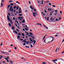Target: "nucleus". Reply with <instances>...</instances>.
I'll list each match as a JSON object with an SVG mask.
<instances>
[{
	"instance_id": "nucleus-38",
	"label": "nucleus",
	"mask_w": 64,
	"mask_h": 64,
	"mask_svg": "<svg viewBox=\"0 0 64 64\" xmlns=\"http://www.w3.org/2000/svg\"><path fill=\"white\" fill-rule=\"evenodd\" d=\"M8 15L9 16H10V13H9V12H8Z\"/></svg>"
},
{
	"instance_id": "nucleus-42",
	"label": "nucleus",
	"mask_w": 64,
	"mask_h": 64,
	"mask_svg": "<svg viewBox=\"0 0 64 64\" xmlns=\"http://www.w3.org/2000/svg\"><path fill=\"white\" fill-rule=\"evenodd\" d=\"M15 33H16V34H17L18 33L16 31V30H15Z\"/></svg>"
},
{
	"instance_id": "nucleus-58",
	"label": "nucleus",
	"mask_w": 64,
	"mask_h": 64,
	"mask_svg": "<svg viewBox=\"0 0 64 64\" xmlns=\"http://www.w3.org/2000/svg\"><path fill=\"white\" fill-rule=\"evenodd\" d=\"M26 38H28V36H26Z\"/></svg>"
},
{
	"instance_id": "nucleus-36",
	"label": "nucleus",
	"mask_w": 64,
	"mask_h": 64,
	"mask_svg": "<svg viewBox=\"0 0 64 64\" xmlns=\"http://www.w3.org/2000/svg\"><path fill=\"white\" fill-rule=\"evenodd\" d=\"M30 46H31V48H32L33 47V46L32 44H30Z\"/></svg>"
},
{
	"instance_id": "nucleus-49",
	"label": "nucleus",
	"mask_w": 64,
	"mask_h": 64,
	"mask_svg": "<svg viewBox=\"0 0 64 64\" xmlns=\"http://www.w3.org/2000/svg\"><path fill=\"white\" fill-rule=\"evenodd\" d=\"M23 42H24V43H26V41L23 40Z\"/></svg>"
},
{
	"instance_id": "nucleus-17",
	"label": "nucleus",
	"mask_w": 64,
	"mask_h": 64,
	"mask_svg": "<svg viewBox=\"0 0 64 64\" xmlns=\"http://www.w3.org/2000/svg\"><path fill=\"white\" fill-rule=\"evenodd\" d=\"M17 38L18 39H19L20 38V36H17Z\"/></svg>"
},
{
	"instance_id": "nucleus-6",
	"label": "nucleus",
	"mask_w": 64,
	"mask_h": 64,
	"mask_svg": "<svg viewBox=\"0 0 64 64\" xmlns=\"http://www.w3.org/2000/svg\"><path fill=\"white\" fill-rule=\"evenodd\" d=\"M50 37H51V38H52V40L50 41V42H52V41L54 40V38H53V37L52 36H50Z\"/></svg>"
},
{
	"instance_id": "nucleus-41",
	"label": "nucleus",
	"mask_w": 64,
	"mask_h": 64,
	"mask_svg": "<svg viewBox=\"0 0 64 64\" xmlns=\"http://www.w3.org/2000/svg\"><path fill=\"white\" fill-rule=\"evenodd\" d=\"M25 30H26L27 31V30H28V29H27V28H25Z\"/></svg>"
},
{
	"instance_id": "nucleus-48",
	"label": "nucleus",
	"mask_w": 64,
	"mask_h": 64,
	"mask_svg": "<svg viewBox=\"0 0 64 64\" xmlns=\"http://www.w3.org/2000/svg\"><path fill=\"white\" fill-rule=\"evenodd\" d=\"M56 21H58V20H57V18H56Z\"/></svg>"
},
{
	"instance_id": "nucleus-54",
	"label": "nucleus",
	"mask_w": 64,
	"mask_h": 64,
	"mask_svg": "<svg viewBox=\"0 0 64 64\" xmlns=\"http://www.w3.org/2000/svg\"><path fill=\"white\" fill-rule=\"evenodd\" d=\"M48 4L49 5H51V3H49Z\"/></svg>"
},
{
	"instance_id": "nucleus-5",
	"label": "nucleus",
	"mask_w": 64,
	"mask_h": 64,
	"mask_svg": "<svg viewBox=\"0 0 64 64\" xmlns=\"http://www.w3.org/2000/svg\"><path fill=\"white\" fill-rule=\"evenodd\" d=\"M4 54H6V55H9V54L8 53L6 52H5Z\"/></svg>"
},
{
	"instance_id": "nucleus-55",
	"label": "nucleus",
	"mask_w": 64,
	"mask_h": 64,
	"mask_svg": "<svg viewBox=\"0 0 64 64\" xmlns=\"http://www.w3.org/2000/svg\"><path fill=\"white\" fill-rule=\"evenodd\" d=\"M22 30L23 31H25V29H24V28H23V29H22Z\"/></svg>"
},
{
	"instance_id": "nucleus-10",
	"label": "nucleus",
	"mask_w": 64,
	"mask_h": 64,
	"mask_svg": "<svg viewBox=\"0 0 64 64\" xmlns=\"http://www.w3.org/2000/svg\"><path fill=\"white\" fill-rule=\"evenodd\" d=\"M50 20H52V21L54 20V19H53L52 18H50Z\"/></svg>"
},
{
	"instance_id": "nucleus-22",
	"label": "nucleus",
	"mask_w": 64,
	"mask_h": 64,
	"mask_svg": "<svg viewBox=\"0 0 64 64\" xmlns=\"http://www.w3.org/2000/svg\"><path fill=\"white\" fill-rule=\"evenodd\" d=\"M29 41H27V42H26V43L27 44H29Z\"/></svg>"
},
{
	"instance_id": "nucleus-2",
	"label": "nucleus",
	"mask_w": 64,
	"mask_h": 64,
	"mask_svg": "<svg viewBox=\"0 0 64 64\" xmlns=\"http://www.w3.org/2000/svg\"><path fill=\"white\" fill-rule=\"evenodd\" d=\"M12 8H13V7L12 6H10L9 10L10 11H11V12H13V8L12 9Z\"/></svg>"
},
{
	"instance_id": "nucleus-11",
	"label": "nucleus",
	"mask_w": 64,
	"mask_h": 64,
	"mask_svg": "<svg viewBox=\"0 0 64 64\" xmlns=\"http://www.w3.org/2000/svg\"><path fill=\"white\" fill-rule=\"evenodd\" d=\"M13 12H12L10 13V14H12L11 15L12 16H14V15H13Z\"/></svg>"
},
{
	"instance_id": "nucleus-50",
	"label": "nucleus",
	"mask_w": 64,
	"mask_h": 64,
	"mask_svg": "<svg viewBox=\"0 0 64 64\" xmlns=\"http://www.w3.org/2000/svg\"><path fill=\"white\" fill-rule=\"evenodd\" d=\"M23 45H26V43H24L23 44Z\"/></svg>"
},
{
	"instance_id": "nucleus-27",
	"label": "nucleus",
	"mask_w": 64,
	"mask_h": 64,
	"mask_svg": "<svg viewBox=\"0 0 64 64\" xmlns=\"http://www.w3.org/2000/svg\"><path fill=\"white\" fill-rule=\"evenodd\" d=\"M26 47V48H29V46H25Z\"/></svg>"
},
{
	"instance_id": "nucleus-24",
	"label": "nucleus",
	"mask_w": 64,
	"mask_h": 64,
	"mask_svg": "<svg viewBox=\"0 0 64 64\" xmlns=\"http://www.w3.org/2000/svg\"><path fill=\"white\" fill-rule=\"evenodd\" d=\"M18 33L19 34H18V35H19V36H21V34H20V32H19Z\"/></svg>"
},
{
	"instance_id": "nucleus-37",
	"label": "nucleus",
	"mask_w": 64,
	"mask_h": 64,
	"mask_svg": "<svg viewBox=\"0 0 64 64\" xmlns=\"http://www.w3.org/2000/svg\"><path fill=\"white\" fill-rule=\"evenodd\" d=\"M0 59H2V56H0Z\"/></svg>"
},
{
	"instance_id": "nucleus-44",
	"label": "nucleus",
	"mask_w": 64,
	"mask_h": 64,
	"mask_svg": "<svg viewBox=\"0 0 64 64\" xmlns=\"http://www.w3.org/2000/svg\"><path fill=\"white\" fill-rule=\"evenodd\" d=\"M55 12H56V13H57V10H55Z\"/></svg>"
},
{
	"instance_id": "nucleus-34",
	"label": "nucleus",
	"mask_w": 64,
	"mask_h": 64,
	"mask_svg": "<svg viewBox=\"0 0 64 64\" xmlns=\"http://www.w3.org/2000/svg\"><path fill=\"white\" fill-rule=\"evenodd\" d=\"M26 35H29V33L27 32L26 33Z\"/></svg>"
},
{
	"instance_id": "nucleus-7",
	"label": "nucleus",
	"mask_w": 64,
	"mask_h": 64,
	"mask_svg": "<svg viewBox=\"0 0 64 64\" xmlns=\"http://www.w3.org/2000/svg\"><path fill=\"white\" fill-rule=\"evenodd\" d=\"M25 20L24 19L22 21V23H25Z\"/></svg>"
},
{
	"instance_id": "nucleus-56",
	"label": "nucleus",
	"mask_w": 64,
	"mask_h": 64,
	"mask_svg": "<svg viewBox=\"0 0 64 64\" xmlns=\"http://www.w3.org/2000/svg\"><path fill=\"white\" fill-rule=\"evenodd\" d=\"M16 12V10H14V12Z\"/></svg>"
},
{
	"instance_id": "nucleus-3",
	"label": "nucleus",
	"mask_w": 64,
	"mask_h": 64,
	"mask_svg": "<svg viewBox=\"0 0 64 64\" xmlns=\"http://www.w3.org/2000/svg\"><path fill=\"white\" fill-rule=\"evenodd\" d=\"M32 13L33 14V15L34 17H36V16L34 14H37V13L34 12H32Z\"/></svg>"
},
{
	"instance_id": "nucleus-28",
	"label": "nucleus",
	"mask_w": 64,
	"mask_h": 64,
	"mask_svg": "<svg viewBox=\"0 0 64 64\" xmlns=\"http://www.w3.org/2000/svg\"><path fill=\"white\" fill-rule=\"evenodd\" d=\"M4 0H2V3L4 2Z\"/></svg>"
},
{
	"instance_id": "nucleus-13",
	"label": "nucleus",
	"mask_w": 64,
	"mask_h": 64,
	"mask_svg": "<svg viewBox=\"0 0 64 64\" xmlns=\"http://www.w3.org/2000/svg\"><path fill=\"white\" fill-rule=\"evenodd\" d=\"M0 52H1V53H2V54H5V52H4L0 51Z\"/></svg>"
},
{
	"instance_id": "nucleus-9",
	"label": "nucleus",
	"mask_w": 64,
	"mask_h": 64,
	"mask_svg": "<svg viewBox=\"0 0 64 64\" xmlns=\"http://www.w3.org/2000/svg\"><path fill=\"white\" fill-rule=\"evenodd\" d=\"M57 60H52V61H53V62H56V61H57Z\"/></svg>"
},
{
	"instance_id": "nucleus-45",
	"label": "nucleus",
	"mask_w": 64,
	"mask_h": 64,
	"mask_svg": "<svg viewBox=\"0 0 64 64\" xmlns=\"http://www.w3.org/2000/svg\"><path fill=\"white\" fill-rule=\"evenodd\" d=\"M4 59H6V60H8V58H5Z\"/></svg>"
},
{
	"instance_id": "nucleus-4",
	"label": "nucleus",
	"mask_w": 64,
	"mask_h": 64,
	"mask_svg": "<svg viewBox=\"0 0 64 64\" xmlns=\"http://www.w3.org/2000/svg\"><path fill=\"white\" fill-rule=\"evenodd\" d=\"M45 18L47 21H48V20H49V17H48L46 18V17H45Z\"/></svg>"
},
{
	"instance_id": "nucleus-62",
	"label": "nucleus",
	"mask_w": 64,
	"mask_h": 64,
	"mask_svg": "<svg viewBox=\"0 0 64 64\" xmlns=\"http://www.w3.org/2000/svg\"><path fill=\"white\" fill-rule=\"evenodd\" d=\"M19 15H20V16H22V14H19Z\"/></svg>"
},
{
	"instance_id": "nucleus-32",
	"label": "nucleus",
	"mask_w": 64,
	"mask_h": 64,
	"mask_svg": "<svg viewBox=\"0 0 64 64\" xmlns=\"http://www.w3.org/2000/svg\"><path fill=\"white\" fill-rule=\"evenodd\" d=\"M18 8H19V6H17V8H16L17 10H18Z\"/></svg>"
},
{
	"instance_id": "nucleus-61",
	"label": "nucleus",
	"mask_w": 64,
	"mask_h": 64,
	"mask_svg": "<svg viewBox=\"0 0 64 64\" xmlns=\"http://www.w3.org/2000/svg\"><path fill=\"white\" fill-rule=\"evenodd\" d=\"M30 8H31V9H32V7L31 6H30Z\"/></svg>"
},
{
	"instance_id": "nucleus-33",
	"label": "nucleus",
	"mask_w": 64,
	"mask_h": 64,
	"mask_svg": "<svg viewBox=\"0 0 64 64\" xmlns=\"http://www.w3.org/2000/svg\"><path fill=\"white\" fill-rule=\"evenodd\" d=\"M13 2V1H12V0H11V1L9 0V2L10 3V2Z\"/></svg>"
},
{
	"instance_id": "nucleus-60",
	"label": "nucleus",
	"mask_w": 64,
	"mask_h": 64,
	"mask_svg": "<svg viewBox=\"0 0 64 64\" xmlns=\"http://www.w3.org/2000/svg\"><path fill=\"white\" fill-rule=\"evenodd\" d=\"M45 62H43L42 63V64H45Z\"/></svg>"
},
{
	"instance_id": "nucleus-46",
	"label": "nucleus",
	"mask_w": 64,
	"mask_h": 64,
	"mask_svg": "<svg viewBox=\"0 0 64 64\" xmlns=\"http://www.w3.org/2000/svg\"><path fill=\"white\" fill-rule=\"evenodd\" d=\"M54 15H55V16L57 15V14H55V13H54Z\"/></svg>"
},
{
	"instance_id": "nucleus-30",
	"label": "nucleus",
	"mask_w": 64,
	"mask_h": 64,
	"mask_svg": "<svg viewBox=\"0 0 64 64\" xmlns=\"http://www.w3.org/2000/svg\"><path fill=\"white\" fill-rule=\"evenodd\" d=\"M45 36H44L43 37V39H42V40H43L44 39H45Z\"/></svg>"
},
{
	"instance_id": "nucleus-21",
	"label": "nucleus",
	"mask_w": 64,
	"mask_h": 64,
	"mask_svg": "<svg viewBox=\"0 0 64 64\" xmlns=\"http://www.w3.org/2000/svg\"><path fill=\"white\" fill-rule=\"evenodd\" d=\"M22 36H25V34H24L23 33H22Z\"/></svg>"
},
{
	"instance_id": "nucleus-1",
	"label": "nucleus",
	"mask_w": 64,
	"mask_h": 64,
	"mask_svg": "<svg viewBox=\"0 0 64 64\" xmlns=\"http://www.w3.org/2000/svg\"><path fill=\"white\" fill-rule=\"evenodd\" d=\"M7 18L8 20L9 21H10V23H11V24H12V23H13V22H12V20H10V17H9V16H7Z\"/></svg>"
},
{
	"instance_id": "nucleus-47",
	"label": "nucleus",
	"mask_w": 64,
	"mask_h": 64,
	"mask_svg": "<svg viewBox=\"0 0 64 64\" xmlns=\"http://www.w3.org/2000/svg\"><path fill=\"white\" fill-rule=\"evenodd\" d=\"M15 26H16V27H17V24H15Z\"/></svg>"
},
{
	"instance_id": "nucleus-35",
	"label": "nucleus",
	"mask_w": 64,
	"mask_h": 64,
	"mask_svg": "<svg viewBox=\"0 0 64 64\" xmlns=\"http://www.w3.org/2000/svg\"><path fill=\"white\" fill-rule=\"evenodd\" d=\"M44 11L46 13H47V11L46 10H44Z\"/></svg>"
},
{
	"instance_id": "nucleus-25",
	"label": "nucleus",
	"mask_w": 64,
	"mask_h": 64,
	"mask_svg": "<svg viewBox=\"0 0 64 64\" xmlns=\"http://www.w3.org/2000/svg\"><path fill=\"white\" fill-rule=\"evenodd\" d=\"M16 3H18V4H20V2H18L17 1L16 2Z\"/></svg>"
},
{
	"instance_id": "nucleus-8",
	"label": "nucleus",
	"mask_w": 64,
	"mask_h": 64,
	"mask_svg": "<svg viewBox=\"0 0 64 64\" xmlns=\"http://www.w3.org/2000/svg\"><path fill=\"white\" fill-rule=\"evenodd\" d=\"M33 41H34V44H33L34 45H35V43H36V40H34Z\"/></svg>"
},
{
	"instance_id": "nucleus-43",
	"label": "nucleus",
	"mask_w": 64,
	"mask_h": 64,
	"mask_svg": "<svg viewBox=\"0 0 64 64\" xmlns=\"http://www.w3.org/2000/svg\"><path fill=\"white\" fill-rule=\"evenodd\" d=\"M57 49H58V48H56V52H57Z\"/></svg>"
},
{
	"instance_id": "nucleus-12",
	"label": "nucleus",
	"mask_w": 64,
	"mask_h": 64,
	"mask_svg": "<svg viewBox=\"0 0 64 64\" xmlns=\"http://www.w3.org/2000/svg\"><path fill=\"white\" fill-rule=\"evenodd\" d=\"M31 37H32V38L33 39H35V37L31 36Z\"/></svg>"
},
{
	"instance_id": "nucleus-39",
	"label": "nucleus",
	"mask_w": 64,
	"mask_h": 64,
	"mask_svg": "<svg viewBox=\"0 0 64 64\" xmlns=\"http://www.w3.org/2000/svg\"><path fill=\"white\" fill-rule=\"evenodd\" d=\"M13 20H15V18L14 17L13 18Z\"/></svg>"
},
{
	"instance_id": "nucleus-19",
	"label": "nucleus",
	"mask_w": 64,
	"mask_h": 64,
	"mask_svg": "<svg viewBox=\"0 0 64 64\" xmlns=\"http://www.w3.org/2000/svg\"><path fill=\"white\" fill-rule=\"evenodd\" d=\"M29 34H30V35H33V34L32 32H30L29 33Z\"/></svg>"
},
{
	"instance_id": "nucleus-57",
	"label": "nucleus",
	"mask_w": 64,
	"mask_h": 64,
	"mask_svg": "<svg viewBox=\"0 0 64 64\" xmlns=\"http://www.w3.org/2000/svg\"><path fill=\"white\" fill-rule=\"evenodd\" d=\"M48 11H50V8H48Z\"/></svg>"
},
{
	"instance_id": "nucleus-63",
	"label": "nucleus",
	"mask_w": 64,
	"mask_h": 64,
	"mask_svg": "<svg viewBox=\"0 0 64 64\" xmlns=\"http://www.w3.org/2000/svg\"><path fill=\"white\" fill-rule=\"evenodd\" d=\"M14 49H17V47H14Z\"/></svg>"
},
{
	"instance_id": "nucleus-31",
	"label": "nucleus",
	"mask_w": 64,
	"mask_h": 64,
	"mask_svg": "<svg viewBox=\"0 0 64 64\" xmlns=\"http://www.w3.org/2000/svg\"><path fill=\"white\" fill-rule=\"evenodd\" d=\"M10 5H12V6H13L14 5V4H13L12 3H11L10 4Z\"/></svg>"
},
{
	"instance_id": "nucleus-14",
	"label": "nucleus",
	"mask_w": 64,
	"mask_h": 64,
	"mask_svg": "<svg viewBox=\"0 0 64 64\" xmlns=\"http://www.w3.org/2000/svg\"><path fill=\"white\" fill-rule=\"evenodd\" d=\"M43 25L44 26V27H45V28H46L47 29H48V28H47V27H46V26H45L44 24H43Z\"/></svg>"
},
{
	"instance_id": "nucleus-51",
	"label": "nucleus",
	"mask_w": 64,
	"mask_h": 64,
	"mask_svg": "<svg viewBox=\"0 0 64 64\" xmlns=\"http://www.w3.org/2000/svg\"><path fill=\"white\" fill-rule=\"evenodd\" d=\"M20 40H22V41H23V39H22V38H20Z\"/></svg>"
},
{
	"instance_id": "nucleus-23",
	"label": "nucleus",
	"mask_w": 64,
	"mask_h": 64,
	"mask_svg": "<svg viewBox=\"0 0 64 64\" xmlns=\"http://www.w3.org/2000/svg\"><path fill=\"white\" fill-rule=\"evenodd\" d=\"M8 25H9V27H11V24L10 23H9L8 24Z\"/></svg>"
},
{
	"instance_id": "nucleus-26",
	"label": "nucleus",
	"mask_w": 64,
	"mask_h": 64,
	"mask_svg": "<svg viewBox=\"0 0 64 64\" xmlns=\"http://www.w3.org/2000/svg\"><path fill=\"white\" fill-rule=\"evenodd\" d=\"M16 30L17 31H18V32H19V30L17 28L16 29Z\"/></svg>"
},
{
	"instance_id": "nucleus-59",
	"label": "nucleus",
	"mask_w": 64,
	"mask_h": 64,
	"mask_svg": "<svg viewBox=\"0 0 64 64\" xmlns=\"http://www.w3.org/2000/svg\"><path fill=\"white\" fill-rule=\"evenodd\" d=\"M2 42H1V44H0V46H2Z\"/></svg>"
},
{
	"instance_id": "nucleus-29",
	"label": "nucleus",
	"mask_w": 64,
	"mask_h": 64,
	"mask_svg": "<svg viewBox=\"0 0 64 64\" xmlns=\"http://www.w3.org/2000/svg\"><path fill=\"white\" fill-rule=\"evenodd\" d=\"M21 13V11L20 10H19L18 12L19 14H20V13Z\"/></svg>"
},
{
	"instance_id": "nucleus-40",
	"label": "nucleus",
	"mask_w": 64,
	"mask_h": 64,
	"mask_svg": "<svg viewBox=\"0 0 64 64\" xmlns=\"http://www.w3.org/2000/svg\"><path fill=\"white\" fill-rule=\"evenodd\" d=\"M52 7H56V6H54V5H53L52 6Z\"/></svg>"
},
{
	"instance_id": "nucleus-52",
	"label": "nucleus",
	"mask_w": 64,
	"mask_h": 64,
	"mask_svg": "<svg viewBox=\"0 0 64 64\" xmlns=\"http://www.w3.org/2000/svg\"><path fill=\"white\" fill-rule=\"evenodd\" d=\"M60 13H61V14H62V11H60Z\"/></svg>"
},
{
	"instance_id": "nucleus-18",
	"label": "nucleus",
	"mask_w": 64,
	"mask_h": 64,
	"mask_svg": "<svg viewBox=\"0 0 64 64\" xmlns=\"http://www.w3.org/2000/svg\"><path fill=\"white\" fill-rule=\"evenodd\" d=\"M10 5H8V9H9V7H10Z\"/></svg>"
},
{
	"instance_id": "nucleus-53",
	"label": "nucleus",
	"mask_w": 64,
	"mask_h": 64,
	"mask_svg": "<svg viewBox=\"0 0 64 64\" xmlns=\"http://www.w3.org/2000/svg\"><path fill=\"white\" fill-rule=\"evenodd\" d=\"M58 35H55V37H57V36H58Z\"/></svg>"
},
{
	"instance_id": "nucleus-64",
	"label": "nucleus",
	"mask_w": 64,
	"mask_h": 64,
	"mask_svg": "<svg viewBox=\"0 0 64 64\" xmlns=\"http://www.w3.org/2000/svg\"><path fill=\"white\" fill-rule=\"evenodd\" d=\"M59 20H61V18L59 17Z\"/></svg>"
},
{
	"instance_id": "nucleus-20",
	"label": "nucleus",
	"mask_w": 64,
	"mask_h": 64,
	"mask_svg": "<svg viewBox=\"0 0 64 64\" xmlns=\"http://www.w3.org/2000/svg\"><path fill=\"white\" fill-rule=\"evenodd\" d=\"M16 6H15L13 8L14 9H16Z\"/></svg>"
},
{
	"instance_id": "nucleus-16",
	"label": "nucleus",
	"mask_w": 64,
	"mask_h": 64,
	"mask_svg": "<svg viewBox=\"0 0 64 64\" xmlns=\"http://www.w3.org/2000/svg\"><path fill=\"white\" fill-rule=\"evenodd\" d=\"M12 29L13 30H14V29H15V27H14L13 26L12 27Z\"/></svg>"
},
{
	"instance_id": "nucleus-15",
	"label": "nucleus",
	"mask_w": 64,
	"mask_h": 64,
	"mask_svg": "<svg viewBox=\"0 0 64 64\" xmlns=\"http://www.w3.org/2000/svg\"><path fill=\"white\" fill-rule=\"evenodd\" d=\"M3 4L1 3V7H3Z\"/></svg>"
}]
</instances>
